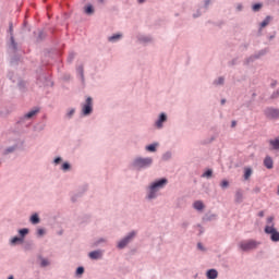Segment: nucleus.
<instances>
[{
	"mask_svg": "<svg viewBox=\"0 0 279 279\" xmlns=\"http://www.w3.org/2000/svg\"><path fill=\"white\" fill-rule=\"evenodd\" d=\"M243 199V194L241 191H238V193H235V201H238V203L242 202Z\"/></svg>",
	"mask_w": 279,
	"mask_h": 279,
	"instance_id": "nucleus-17",
	"label": "nucleus"
},
{
	"mask_svg": "<svg viewBox=\"0 0 279 279\" xmlns=\"http://www.w3.org/2000/svg\"><path fill=\"white\" fill-rule=\"evenodd\" d=\"M264 232H266V234L271 235L272 242H279V232L274 227V217L272 216L267 218V226L264 228Z\"/></svg>",
	"mask_w": 279,
	"mask_h": 279,
	"instance_id": "nucleus-1",
	"label": "nucleus"
},
{
	"mask_svg": "<svg viewBox=\"0 0 279 279\" xmlns=\"http://www.w3.org/2000/svg\"><path fill=\"white\" fill-rule=\"evenodd\" d=\"M258 217H265V213L264 211L258 213Z\"/></svg>",
	"mask_w": 279,
	"mask_h": 279,
	"instance_id": "nucleus-34",
	"label": "nucleus"
},
{
	"mask_svg": "<svg viewBox=\"0 0 279 279\" xmlns=\"http://www.w3.org/2000/svg\"><path fill=\"white\" fill-rule=\"evenodd\" d=\"M134 236H135V232L129 233L128 236H125L124 240H122V241L119 242L118 247H119L120 250H123L126 245H129L130 241H131Z\"/></svg>",
	"mask_w": 279,
	"mask_h": 279,
	"instance_id": "nucleus-6",
	"label": "nucleus"
},
{
	"mask_svg": "<svg viewBox=\"0 0 279 279\" xmlns=\"http://www.w3.org/2000/svg\"><path fill=\"white\" fill-rule=\"evenodd\" d=\"M236 126V121H232V128Z\"/></svg>",
	"mask_w": 279,
	"mask_h": 279,
	"instance_id": "nucleus-35",
	"label": "nucleus"
},
{
	"mask_svg": "<svg viewBox=\"0 0 279 279\" xmlns=\"http://www.w3.org/2000/svg\"><path fill=\"white\" fill-rule=\"evenodd\" d=\"M259 243L254 241V240H250V241H241L239 244V247L241 251L243 252H248L251 250H256V247H258Z\"/></svg>",
	"mask_w": 279,
	"mask_h": 279,
	"instance_id": "nucleus-3",
	"label": "nucleus"
},
{
	"mask_svg": "<svg viewBox=\"0 0 279 279\" xmlns=\"http://www.w3.org/2000/svg\"><path fill=\"white\" fill-rule=\"evenodd\" d=\"M193 207L196 209V210H203L204 209V204L202 201H196L193 205Z\"/></svg>",
	"mask_w": 279,
	"mask_h": 279,
	"instance_id": "nucleus-13",
	"label": "nucleus"
},
{
	"mask_svg": "<svg viewBox=\"0 0 279 279\" xmlns=\"http://www.w3.org/2000/svg\"><path fill=\"white\" fill-rule=\"evenodd\" d=\"M39 221H40V220H39V217H38L37 214L32 215V217H31V222H32L33 225H38Z\"/></svg>",
	"mask_w": 279,
	"mask_h": 279,
	"instance_id": "nucleus-16",
	"label": "nucleus"
},
{
	"mask_svg": "<svg viewBox=\"0 0 279 279\" xmlns=\"http://www.w3.org/2000/svg\"><path fill=\"white\" fill-rule=\"evenodd\" d=\"M168 120V117L165 113H161L159 120L156 121V126L158 129L162 128V123Z\"/></svg>",
	"mask_w": 279,
	"mask_h": 279,
	"instance_id": "nucleus-9",
	"label": "nucleus"
},
{
	"mask_svg": "<svg viewBox=\"0 0 279 279\" xmlns=\"http://www.w3.org/2000/svg\"><path fill=\"white\" fill-rule=\"evenodd\" d=\"M9 31L12 33L13 32V27L12 25L9 27Z\"/></svg>",
	"mask_w": 279,
	"mask_h": 279,
	"instance_id": "nucleus-37",
	"label": "nucleus"
},
{
	"mask_svg": "<svg viewBox=\"0 0 279 279\" xmlns=\"http://www.w3.org/2000/svg\"><path fill=\"white\" fill-rule=\"evenodd\" d=\"M40 111L39 108L33 109L31 110L28 113L25 114L26 119H32L33 117H35L36 114H38V112Z\"/></svg>",
	"mask_w": 279,
	"mask_h": 279,
	"instance_id": "nucleus-10",
	"label": "nucleus"
},
{
	"mask_svg": "<svg viewBox=\"0 0 279 279\" xmlns=\"http://www.w3.org/2000/svg\"><path fill=\"white\" fill-rule=\"evenodd\" d=\"M198 248L203 250L202 243H198Z\"/></svg>",
	"mask_w": 279,
	"mask_h": 279,
	"instance_id": "nucleus-38",
	"label": "nucleus"
},
{
	"mask_svg": "<svg viewBox=\"0 0 279 279\" xmlns=\"http://www.w3.org/2000/svg\"><path fill=\"white\" fill-rule=\"evenodd\" d=\"M70 169V163L65 162L62 165V170L68 171Z\"/></svg>",
	"mask_w": 279,
	"mask_h": 279,
	"instance_id": "nucleus-28",
	"label": "nucleus"
},
{
	"mask_svg": "<svg viewBox=\"0 0 279 279\" xmlns=\"http://www.w3.org/2000/svg\"><path fill=\"white\" fill-rule=\"evenodd\" d=\"M83 274H84V268L83 267L76 268V275H83Z\"/></svg>",
	"mask_w": 279,
	"mask_h": 279,
	"instance_id": "nucleus-30",
	"label": "nucleus"
},
{
	"mask_svg": "<svg viewBox=\"0 0 279 279\" xmlns=\"http://www.w3.org/2000/svg\"><path fill=\"white\" fill-rule=\"evenodd\" d=\"M226 102V100H221V104H225Z\"/></svg>",
	"mask_w": 279,
	"mask_h": 279,
	"instance_id": "nucleus-41",
	"label": "nucleus"
},
{
	"mask_svg": "<svg viewBox=\"0 0 279 279\" xmlns=\"http://www.w3.org/2000/svg\"><path fill=\"white\" fill-rule=\"evenodd\" d=\"M266 116L271 119H278L279 118V110L278 109H267Z\"/></svg>",
	"mask_w": 279,
	"mask_h": 279,
	"instance_id": "nucleus-7",
	"label": "nucleus"
},
{
	"mask_svg": "<svg viewBox=\"0 0 279 279\" xmlns=\"http://www.w3.org/2000/svg\"><path fill=\"white\" fill-rule=\"evenodd\" d=\"M269 144L272 146L275 150L279 149V138L269 141Z\"/></svg>",
	"mask_w": 279,
	"mask_h": 279,
	"instance_id": "nucleus-14",
	"label": "nucleus"
},
{
	"mask_svg": "<svg viewBox=\"0 0 279 279\" xmlns=\"http://www.w3.org/2000/svg\"><path fill=\"white\" fill-rule=\"evenodd\" d=\"M228 185H229V182H228V181H226V180L221 181V187H222V189H227Z\"/></svg>",
	"mask_w": 279,
	"mask_h": 279,
	"instance_id": "nucleus-29",
	"label": "nucleus"
},
{
	"mask_svg": "<svg viewBox=\"0 0 279 279\" xmlns=\"http://www.w3.org/2000/svg\"><path fill=\"white\" fill-rule=\"evenodd\" d=\"M153 163V159L151 158H138L135 160V167L137 168H144V167H149Z\"/></svg>",
	"mask_w": 279,
	"mask_h": 279,
	"instance_id": "nucleus-5",
	"label": "nucleus"
},
{
	"mask_svg": "<svg viewBox=\"0 0 279 279\" xmlns=\"http://www.w3.org/2000/svg\"><path fill=\"white\" fill-rule=\"evenodd\" d=\"M50 265L49 259L41 258V267H48Z\"/></svg>",
	"mask_w": 279,
	"mask_h": 279,
	"instance_id": "nucleus-23",
	"label": "nucleus"
},
{
	"mask_svg": "<svg viewBox=\"0 0 279 279\" xmlns=\"http://www.w3.org/2000/svg\"><path fill=\"white\" fill-rule=\"evenodd\" d=\"M262 8V4H253L252 10L253 12H258Z\"/></svg>",
	"mask_w": 279,
	"mask_h": 279,
	"instance_id": "nucleus-24",
	"label": "nucleus"
},
{
	"mask_svg": "<svg viewBox=\"0 0 279 279\" xmlns=\"http://www.w3.org/2000/svg\"><path fill=\"white\" fill-rule=\"evenodd\" d=\"M8 279H13V276L9 277Z\"/></svg>",
	"mask_w": 279,
	"mask_h": 279,
	"instance_id": "nucleus-42",
	"label": "nucleus"
},
{
	"mask_svg": "<svg viewBox=\"0 0 279 279\" xmlns=\"http://www.w3.org/2000/svg\"><path fill=\"white\" fill-rule=\"evenodd\" d=\"M146 149H147L149 153H155V151L157 150V145L147 146Z\"/></svg>",
	"mask_w": 279,
	"mask_h": 279,
	"instance_id": "nucleus-20",
	"label": "nucleus"
},
{
	"mask_svg": "<svg viewBox=\"0 0 279 279\" xmlns=\"http://www.w3.org/2000/svg\"><path fill=\"white\" fill-rule=\"evenodd\" d=\"M206 276H207V279H216L218 276V272L216 269H210L209 271H207Z\"/></svg>",
	"mask_w": 279,
	"mask_h": 279,
	"instance_id": "nucleus-12",
	"label": "nucleus"
},
{
	"mask_svg": "<svg viewBox=\"0 0 279 279\" xmlns=\"http://www.w3.org/2000/svg\"><path fill=\"white\" fill-rule=\"evenodd\" d=\"M146 0H138V3H145Z\"/></svg>",
	"mask_w": 279,
	"mask_h": 279,
	"instance_id": "nucleus-36",
	"label": "nucleus"
},
{
	"mask_svg": "<svg viewBox=\"0 0 279 279\" xmlns=\"http://www.w3.org/2000/svg\"><path fill=\"white\" fill-rule=\"evenodd\" d=\"M121 38V34H116L114 36L109 37V41H117Z\"/></svg>",
	"mask_w": 279,
	"mask_h": 279,
	"instance_id": "nucleus-18",
	"label": "nucleus"
},
{
	"mask_svg": "<svg viewBox=\"0 0 279 279\" xmlns=\"http://www.w3.org/2000/svg\"><path fill=\"white\" fill-rule=\"evenodd\" d=\"M166 184H168L167 179H161L159 181L154 182L153 185L149 186L148 199H154L157 196V192L163 189Z\"/></svg>",
	"mask_w": 279,
	"mask_h": 279,
	"instance_id": "nucleus-2",
	"label": "nucleus"
},
{
	"mask_svg": "<svg viewBox=\"0 0 279 279\" xmlns=\"http://www.w3.org/2000/svg\"><path fill=\"white\" fill-rule=\"evenodd\" d=\"M223 83H225V78L223 77H220V78H218V81H215L216 85H221Z\"/></svg>",
	"mask_w": 279,
	"mask_h": 279,
	"instance_id": "nucleus-27",
	"label": "nucleus"
},
{
	"mask_svg": "<svg viewBox=\"0 0 279 279\" xmlns=\"http://www.w3.org/2000/svg\"><path fill=\"white\" fill-rule=\"evenodd\" d=\"M202 177L209 179L210 177H213V170H207L204 174H202Z\"/></svg>",
	"mask_w": 279,
	"mask_h": 279,
	"instance_id": "nucleus-22",
	"label": "nucleus"
},
{
	"mask_svg": "<svg viewBox=\"0 0 279 279\" xmlns=\"http://www.w3.org/2000/svg\"><path fill=\"white\" fill-rule=\"evenodd\" d=\"M251 174H252V170H251L250 168H246V169H245V173H244L245 180H248V178L251 177Z\"/></svg>",
	"mask_w": 279,
	"mask_h": 279,
	"instance_id": "nucleus-21",
	"label": "nucleus"
},
{
	"mask_svg": "<svg viewBox=\"0 0 279 279\" xmlns=\"http://www.w3.org/2000/svg\"><path fill=\"white\" fill-rule=\"evenodd\" d=\"M101 256H102L101 251H93V252L88 253V257H90L94 260L100 259Z\"/></svg>",
	"mask_w": 279,
	"mask_h": 279,
	"instance_id": "nucleus-8",
	"label": "nucleus"
},
{
	"mask_svg": "<svg viewBox=\"0 0 279 279\" xmlns=\"http://www.w3.org/2000/svg\"><path fill=\"white\" fill-rule=\"evenodd\" d=\"M62 161V159L60 157H58L57 159L53 160L54 163L59 165Z\"/></svg>",
	"mask_w": 279,
	"mask_h": 279,
	"instance_id": "nucleus-31",
	"label": "nucleus"
},
{
	"mask_svg": "<svg viewBox=\"0 0 279 279\" xmlns=\"http://www.w3.org/2000/svg\"><path fill=\"white\" fill-rule=\"evenodd\" d=\"M93 12H94L93 7H92V5H87L86 9H85V13H86L87 15H92Z\"/></svg>",
	"mask_w": 279,
	"mask_h": 279,
	"instance_id": "nucleus-19",
	"label": "nucleus"
},
{
	"mask_svg": "<svg viewBox=\"0 0 279 279\" xmlns=\"http://www.w3.org/2000/svg\"><path fill=\"white\" fill-rule=\"evenodd\" d=\"M75 110L74 109H71L70 112L68 113V117H73Z\"/></svg>",
	"mask_w": 279,
	"mask_h": 279,
	"instance_id": "nucleus-33",
	"label": "nucleus"
},
{
	"mask_svg": "<svg viewBox=\"0 0 279 279\" xmlns=\"http://www.w3.org/2000/svg\"><path fill=\"white\" fill-rule=\"evenodd\" d=\"M270 21H271V17L270 16H267L266 20H264L262 23H260V27L262 28H265L266 26H268L270 24Z\"/></svg>",
	"mask_w": 279,
	"mask_h": 279,
	"instance_id": "nucleus-15",
	"label": "nucleus"
},
{
	"mask_svg": "<svg viewBox=\"0 0 279 279\" xmlns=\"http://www.w3.org/2000/svg\"><path fill=\"white\" fill-rule=\"evenodd\" d=\"M21 241H22L21 238L14 236V238L12 239L11 243H12V245H15L17 242H21Z\"/></svg>",
	"mask_w": 279,
	"mask_h": 279,
	"instance_id": "nucleus-25",
	"label": "nucleus"
},
{
	"mask_svg": "<svg viewBox=\"0 0 279 279\" xmlns=\"http://www.w3.org/2000/svg\"><path fill=\"white\" fill-rule=\"evenodd\" d=\"M92 111H93V100L90 97H88L86 99L85 105H82V114L87 117L92 113Z\"/></svg>",
	"mask_w": 279,
	"mask_h": 279,
	"instance_id": "nucleus-4",
	"label": "nucleus"
},
{
	"mask_svg": "<svg viewBox=\"0 0 279 279\" xmlns=\"http://www.w3.org/2000/svg\"><path fill=\"white\" fill-rule=\"evenodd\" d=\"M272 159L270 157H266V159H264V167H266L267 169H272Z\"/></svg>",
	"mask_w": 279,
	"mask_h": 279,
	"instance_id": "nucleus-11",
	"label": "nucleus"
},
{
	"mask_svg": "<svg viewBox=\"0 0 279 279\" xmlns=\"http://www.w3.org/2000/svg\"><path fill=\"white\" fill-rule=\"evenodd\" d=\"M37 234L44 235V234H45V230H44V229H39V230L37 231Z\"/></svg>",
	"mask_w": 279,
	"mask_h": 279,
	"instance_id": "nucleus-32",
	"label": "nucleus"
},
{
	"mask_svg": "<svg viewBox=\"0 0 279 279\" xmlns=\"http://www.w3.org/2000/svg\"><path fill=\"white\" fill-rule=\"evenodd\" d=\"M19 233H20L21 236L27 235L28 229H21V230L19 231Z\"/></svg>",
	"mask_w": 279,
	"mask_h": 279,
	"instance_id": "nucleus-26",
	"label": "nucleus"
},
{
	"mask_svg": "<svg viewBox=\"0 0 279 279\" xmlns=\"http://www.w3.org/2000/svg\"><path fill=\"white\" fill-rule=\"evenodd\" d=\"M100 3H104V0H99Z\"/></svg>",
	"mask_w": 279,
	"mask_h": 279,
	"instance_id": "nucleus-39",
	"label": "nucleus"
},
{
	"mask_svg": "<svg viewBox=\"0 0 279 279\" xmlns=\"http://www.w3.org/2000/svg\"><path fill=\"white\" fill-rule=\"evenodd\" d=\"M11 41H12V44H13V36L11 37Z\"/></svg>",
	"mask_w": 279,
	"mask_h": 279,
	"instance_id": "nucleus-40",
	"label": "nucleus"
}]
</instances>
